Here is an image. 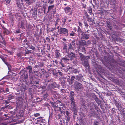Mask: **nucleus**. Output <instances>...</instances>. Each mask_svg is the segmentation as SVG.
<instances>
[{
    "label": "nucleus",
    "mask_w": 125,
    "mask_h": 125,
    "mask_svg": "<svg viewBox=\"0 0 125 125\" xmlns=\"http://www.w3.org/2000/svg\"><path fill=\"white\" fill-rule=\"evenodd\" d=\"M29 51H26V53H25V54H28L29 53Z\"/></svg>",
    "instance_id": "33"
},
{
    "label": "nucleus",
    "mask_w": 125,
    "mask_h": 125,
    "mask_svg": "<svg viewBox=\"0 0 125 125\" xmlns=\"http://www.w3.org/2000/svg\"><path fill=\"white\" fill-rule=\"evenodd\" d=\"M85 38L86 39H88L89 38V34H85Z\"/></svg>",
    "instance_id": "23"
},
{
    "label": "nucleus",
    "mask_w": 125,
    "mask_h": 125,
    "mask_svg": "<svg viewBox=\"0 0 125 125\" xmlns=\"http://www.w3.org/2000/svg\"><path fill=\"white\" fill-rule=\"evenodd\" d=\"M75 56V54L72 52H71L68 54V56L69 58L72 59Z\"/></svg>",
    "instance_id": "8"
},
{
    "label": "nucleus",
    "mask_w": 125,
    "mask_h": 125,
    "mask_svg": "<svg viewBox=\"0 0 125 125\" xmlns=\"http://www.w3.org/2000/svg\"><path fill=\"white\" fill-rule=\"evenodd\" d=\"M89 13H90V14L91 15V14L92 13V10H89Z\"/></svg>",
    "instance_id": "40"
},
{
    "label": "nucleus",
    "mask_w": 125,
    "mask_h": 125,
    "mask_svg": "<svg viewBox=\"0 0 125 125\" xmlns=\"http://www.w3.org/2000/svg\"><path fill=\"white\" fill-rule=\"evenodd\" d=\"M62 40L63 41H66V39H65L64 38H63L62 39Z\"/></svg>",
    "instance_id": "43"
},
{
    "label": "nucleus",
    "mask_w": 125,
    "mask_h": 125,
    "mask_svg": "<svg viewBox=\"0 0 125 125\" xmlns=\"http://www.w3.org/2000/svg\"><path fill=\"white\" fill-rule=\"evenodd\" d=\"M116 106H117L118 105V103H116Z\"/></svg>",
    "instance_id": "46"
},
{
    "label": "nucleus",
    "mask_w": 125,
    "mask_h": 125,
    "mask_svg": "<svg viewBox=\"0 0 125 125\" xmlns=\"http://www.w3.org/2000/svg\"><path fill=\"white\" fill-rule=\"evenodd\" d=\"M71 104L72 105V107L73 108V110L74 111V112L75 113L76 112L77 110L76 109L75 104L74 102V98H72L71 99Z\"/></svg>",
    "instance_id": "4"
},
{
    "label": "nucleus",
    "mask_w": 125,
    "mask_h": 125,
    "mask_svg": "<svg viewBox=\"0 0 125 125\" xmlns=\"http://www.w3.org/2000/svg\"><path fill=\"white\" fill-rule=\"evenodd\" d=\"M48 95L47 94H46L45 95H44V96L45 97H47V96H48Z\"/></svg>",
    "instance_id": "42"
},
{
    "label": "nucleus",
    "mask_w": 125,
    "mask_h": 125,
    "mask_svg": "<svg viewBox=\"0 0 125 125\" xmlns=\"http://www.w3.org/2000/svg\"><path fill=\"white\" fill-rule=\"evenodd\" d=\"M0 42L2 44H5V42L4 41V40L3 38L1 33L0 32Z\"/></svg>",
    "instance_id": "7"
},
{
    "label": "nucleus",
    "mask_w": 125,
    "mask_h": 125,
    "mask_svg": "<svg viewBox=\"0 0 125 125\" xmlns=\"http://www.w3.org/2000/svg\"><path fill=\"white\" fill-rule=\"evenodd\" d=\"M67 119L68 120H69V119H70V118L69 117H68L67 118Z\"/></svg>",
    "instance_id": "48"
},
{
    "label": "nucleus",
    "mask_w": 125,
    "mask_h": 125,
    "mask_svg": "<svg viewBox=\"0 0 125 125\" xmlns=\"http://www.w3.org/2000/svg\"><path fill=\"white\" fill-rule=\"evenodd\" d=\"M75 33L73 31H72V32L70 33V35L71 36H74Z\"/></svg>",
    "instance_id": "24"
},
{
    "label": "nucleus",
    "mask_w": 125,
    "mask_h": 125,
    "mask_svg": "<svg viewBox=\"0 0 125 125\" xmlns=\"http://www.w3.org/2000/svg\"><path fill=\"white\" fill-rule=\"evenodd\" d=\"M27 69L29 70L28 72L29 74V76L30 78L32 79L34 75L33 73L32 72L31 66H29L26 68Z\"/></svg>",
    "instance_id": "2"
},
{
    "label": "nucleus",
    "mask_w": 125,
    "mask_h": 125,
    "mask_svg": "<svg viewBox=\"0 0 125 125\" xmlns=\"http://www.w3.org/2000/svg\"><path fill=\"white\" fill-rule=\"evenodd\" d=\"M72 45L71 43H70L69 45V47L68 48V50H69L71 49H72Z\"/></svg>",
    "instance_id": "17"
},
{
    "label": "nucleus",
    "mask_w": 125,
    "mask_h": 125,
    "mask_svg": "<svg viewBox=\"0 0 125 125\" xmlns=\"http://www.w3.org/2000/svg\"><path fill=\"white\" fill-rule=\"evenodd\" d=\"M108 27L111 30L112 29V28L111 26H110V25H108Z\"/></svg>",
    "instance_id": "35"
},
{
    "label": "nucleus",
    "mask_w": 125,
    "mask_h": 125,
    "mask_svg": "<svg viewBox=\"0 0 125 125\" xmlns=\"http://www.w3.org/2000/svg\"><path fill=\"white\" fill-rule=\"evenodd\" d=\"M22 23H21V28H22V29H23V28H24V27H23V26H22Z\"/></svg>",
    "instance_id": "41"
},
{
    "label": "nucleus",
    "mask_w": 125,
    "mask_h": 125,
    "mask_svg": "<svg viewBox=\"0 0 125 125\" xmlns=\"http://www.w3.org/2000/svg\"><path fill=\"white\" fill-rule=\"evenodd\" d=\"M1 56H0V57L1 58H1Z\"/></svg>",
    "instance_id": "55"
},
{
    "label": "nucleus",
    "mask_w": 125,
    "mask_h": 125,
    "mask_svg": "<svg viewBox=\"0 0 125 125\" xmlns=\"http://www.w3.org/2000/svg\"><path fill=\"white\" fill-rule=\"evenodd\" d=\"M35 84H39V83L38 82H35Z\"/></svg>",
    "instance_id": "39"
},
{
    "label": "nucleus",
    "mask_w": 125,
    "mask_h": 125,
    "mask_svg": "<svg viewBox=\"0 0 125 125\" xmlns=\"http://www.w3.org/2000/svg\"><path fill=\"white\" fill-rule=\"evenodd\" d=\"M79 24L80 26H82V23L80 22H79Z\"/></svg>",
    "instance_id": "37"
},
{
    "label": "nucleus",
    "mask_w": 125,
    "mask_h": 125,
    "mask_svg": "<svg viewBox=\"0 0 125 125\" xmlns=\"http://www.w3.org/2000/svg\"><path fill=\"white\" fill-rule=\"evenodd\" d=\"M80 55L81 61H84V59L85 58V57L81 53H80Z\"/></svg>",
    "instance_id": "12"
},
{
    "label": "nucleus",
    "mask_w": 125,
    "mask_h": 125,
    "mask_svg": "<svg viewBox=\"0 0 125 125\" xmlns=\"http://www.w3.org/2000/svg\"><path fill=\"white\" fill-rule=\"evenodd\" d=\"M78 28L77 30V32L79 33H81V31L80 28L79 26H78Z\"/></svg>",
    "instance_id": "20"
},
{
    "label": "nucleus",
    "mask_w": 125,
    "mask_h": 125,
    "mask_svg": "<svg viewBox=\"0 0 125 125\" xmlns=\"http://www.w3.org/2000/svg\"><path fill=\"white\" fill-rule=\"evenodd\" d=\"M65 113L66 115H67L68 116L69 115V113L67 111H65Z\"/></svg>",
    "instance_id": "28"
},
{
    "label": "nucleus",
    "mask_w": 125,
    "mask_h": 125,
    "mask_svg": "<svg viewBox=\"0 0 125 125\" xmlns=\"http://www.w3.org/2000/svg\"><path fill=\"white\" fill-rule=\"evenodd\" d=\"M35 72V71L34 72V73Z\"/></svg>",
    "instance_id": "58"
},
{
    "label": "nucleus",
    "mask_w": 125,
    "mask_h": 125,
    "mask_svg": "<svg viewBox=\"0 0 125 125\" xmlns=\"http://www.w3.org/2000/svg\"><path fill=\"white\" fill-rule=\"evenodd\" d=\"M24 0L28 5H30L31 3L35 1V0Z\"/></svg>",
    "instance_id": "6"
},
{
    "label": "nucleus",
    "mask_w": 125,
    "mask_h": 125,
    "mask_svg": "<svg viewBox=\"0 0 125 125\" xmlns=\"http://www.w3.org/2000/svg\"><path fill=\"white\" fill-rule=\"evenodd\" d=\"M83 7L84 8H85L86 7V5H85L83 4Z\"/></svg>",
    "instance_id": "38"
},
{
    "label": "nucleus",
    "mask_w": 125,
    "mask_h": 125,
    "mask_svg": "<svg viewBox=\"0 0 125 125\" xmlns=\"http://www.w3.org/2000/svg\"><path fill=\"white\" fill-rule=\"evenodd\" d=\"M64 5L66 6V5H67V4H64Z\"/></svg>",
    "instance_id": "54"
},
{
    "label": "nucleus",
    "mask_w": 125,
    "mask_h": 125,
    "mask_svg": "<svg viewBox=\"0 0 125 125\" xmlns=\"http://www.w3.org/2000/svg\"><path fill=\"white\" fill-rule=\"evenodd\" d=\"M2 91L5 93H6L9 92V89L7 88H5L1 90Z\"/></svg>",
    "instance_id": "11"
},
{
    "label": "nucleus",
    "mask_w": 125,
    "mask_h": 125,
    "mask_svg": "<svg viewBox=\"0 0 125 125\" xmlns=\"http://www.w3.org/2000/svg\"><path fill=\"white\" fill-rule=\"evenodd\" d=\"M84 24L86 28H87L88 27V24H87V22H84Z\"/></svg>",
    "instance_id": "25"
},
{
    "label": "nucleus",
    "mask_w": 125,
    "mask_h": 125,
    "mask_svg": "<svg viewBox=\"0 0 125 125\" xmlns=\"http://www.w3.org/2000/svg\"><path fill=\"white\" fill-rule=\"evenodd\" d=\"M5 82H2L1 83H0V85H3L4 84Z\"/></svg>",
    "instance_id": "34"
},
{
    "label": "nucleus",
    "mask_w": 125,
    "mask_h": 125,
    "mask_svg": "<svg viewBox=\"0 0 125 125\" xmlns=\"http://www.w3.org/2000/svg\"><path fill=\"white\" fill-rule=\"evenodd\" d=\"M54 109L55 111H60L62 114H65V111H62V109L60 107H59L55 106L54 107Z\"/></svg>",
    "instance_id": "5"
},
{
    "label": "nucleus",
    "mask_w": 125,
    "mask_h": 125,
    "mask_svg": "<svg viewBox=\"0 0 125 125\" xmlns=\"http://www.w3.org/2000/svg\"><path fill=\"white\" fill-rule=\"evenodd\" d=\"M34 115L35 117H36L38 116H39L40 115V114L39 113H37L34 114Z\"/></svg>",
    "instance_id": "29"
},
{
    "label": "nucleus",
    "mask_w": 125,
    "mask_h": 125,
    "mask_svg": "<svg viewBox=\"0 0 125 125\" xmlns=\"http://www.w3.org/2000/svg\"><path fill=\"white\" fill-rule=\"evenodd\" d=\"M68 30L64 28H61L59 30L60 34H66L68 35Z\"/></svg>",
    "instance_id": "3"
},
{
    "label": "nucleus",
    "mask_w": 125,
    "mask_h": 125,
    "mask_svg": "<svg viewBox=\"0 0 125 125\" xmlns=\"http://www.w3.org/2000/svg\"><path fill=\"white\" fill-rule=\"evenodd\" d=\"M3 32L4 33L6 34H8L9 33V32L8 30L6 28H3Z\"/></svg>",
    "instance_id": "10"
},
{
    "label": "nucleus",
    "mask_w": 125,
    "mask_h": 125,
    "mask_svg": "<svg viewBox=\"0 0 125 125\" xmlns=\"http://www.w3.org/2000/svg\"><path fill=\"white\" fill-rule=\"evenodd\" d=\"M76 125H79L77 123L76 124Z\"/></svg>",
    "instance_id": "52"
},
{
    "label": "nucleus",
    "mask_w": 125,
    "mask_h": 125,
    "mask_svg": "<svg viewBox=\"0 0 125 125\" xmlns=\"http://www.w3.org/2000/svg\"><path fill=\"white\" fill-rule=\"evenodd\" d=\"M74 93L73 92H70V97L71 98H71H74L73 96H74Z\"/></svg>",
    "instance_id": "16"
},
{
    "label": "nucleus",
    "mask_w": 125,
    "mask_h": 125,
    "mask_svg": "<svg viewBox=\"0 0 125 125\" xmlns=\"http://www.w3.org/2000/svg\"><path fill=\"white\" fill-rule=\"evenodd\" d=\"M52 87L53 88H54L55 87V86H54V87L52 86Z\"/></svg>",
    "instance_id": "51"
},
{
    "label": "nucleus",
    "mask_w": 125,
    "mask_h": 125,
    "mask_svg": "<svg viewBox=\"0 0 125 125\" xmlns=\"http://www.w3.org/2000/svg\"><path fill=\"white\" fill-rule=\"evenodd\" d=\"M3 23H5V22L4 21H3Z\"/></svg>",
    "instance_id": "53"
},
{
    "label": "nucleus",
    "mask_w": 125,
    "mask_h": 125,
    "mask_svg": "<svg viewBox=\"0 0 125 125\" xmlns=\"http://www.w3.org/2000/svg\"><path fill=\"white\" fill-rule=\"evenodd\" d=\"M6 3L7 4H9L10 2V0H6Z\"/></svg>",
    "instance_id": "31"
},
{
    "label": "nucleus",
    "mask_w": 125,
    "mask_h": 125,
    "mask_svg": "<svg viewBox=\"0 0 125 125\" xmlns=\"http://www.w3.org/2000/svg\"><path fill=\"white\" fill-rule=\"evenodd\" d=\"M75 78V77L74 76H73L71 78V81L72 82L74 80Z\"/></svg>",
    "instance_id": "26"
},
{
    "label": "nucleus",
    "mask_w": 125,
    "mask_h": 125,
    "mask_svg": "<svg viewBox=\"0 0 125 125\" xmlns=\"http://www.w3.org/2000/svg\"><path fill=\"white\" fill-rule=\"evenodd\" d=\"M78 72V71H77V70H76L74 72L75 73H77Z\"/></svg>",
    "instance_id": "45"
},
{
    "label": "nucleus",
    "mask_w": 125,
    "mask_h": 125,
    "mask_svg": "<svg viewBox=\"0 0 125 125\" xmlns=\"http://www.w3.org/2000/svg\"><path fill=\"white\" fill-rule=\"evenodd\" d=\"M54 7V6L53 5L50 6L48 7V10L50 11L51 10V9H52Z\"/></svg>",
    "instance_id": "18"
},
{
    "label": "nucleus",
    "mask_w": 125,
    "mask_h": 125,
    "mask_svg": "<svg viewBox=\"0 0 125 125\" xmlns=\"http://www.w3.org/2000/svg\"><path fill=\"white\" fill-rule=\"evenodd\" d=\"M40 124V125H42L41 124Z\"/></svg>",
    "instance_id": "57"
},
{
    "label": "nucleus",
    "mask_w": 125,
    "mask_h": 125,
    "mask_svg": "<svg viewBox=\"0 0 125 125\" xmlns=\"http://www.w3.org/2000/svg\"><path fill=\"white\" fill-rule=\"evenodd\" d=\"M52 40H54V39L53 37H52Z\"/></svg>",
    "instance_id": "47"
},
{
    "label": "nucleus",
    "mask_w": 125,
    "mask_h": 125,
    "mask_svg": "<svg viewBox=\"0 0 125 125\" xmlns=\"http://www.w3.org/2000/svg\"><path fill=\"white\" fill-rule=\"evenodd\" d=\"M74 86L75 89L77 91H80L81 90L82 85L81 84L77 82H76L74 84Z\"/></svg>",
    "instance_id": "1"
},
{
    "label": "nucleus",
    "mask_w": 125,
    "mask_h": 125,
    "mask_svg": "<svg viewBox=\"0 0 125 125\" xmlns=\"http://www.w3.org/2000/svg\"><path fill=\"white\" fill-rule=\"evenodd\" d=\"M94 125H99V123L97 121H95L94 123Z\"/></svg>",
    "instance_id": "22"
},
{
    "label": "nucleus",
    "mask_w": 125,
    "mask_h": 125,
    "mask_svg": "<svg viewBox=\"0 0 125 125\" xmlns=\"http://www.w3.org/2000/svg\"><path fill=\"white\" fill-rule=\"evenodd\" d=\"M46 40L47 41H50L49 38L48 37H47L46 38Z\"/></svg>",
    "instance_id": "36"
},
{
    "label": "nucleus",
    "mask_w": 125,
    "mask_h": 125,
    "mask_svg": "<svg viewBox=\"0 0 125 125\" xmlns=\"http://www.w3.org/2000/svg\"><path fill=\"white\" fill-rule=\"evenodd\" d=\"M60 107L61 108V109H62V111H64L65 110V106H61Z\"/></svg>",
    "instance_id": "19"
},
{
    "label": "nucleus",
    "mask_w": 125,
    "mask_h": 125,
    "mask_svg": "<svg viewBox=\"0 0 125 125\" xmlns=\"http://www.w3.org/2000/svg\"><path fill=\"white\" fill-rule=\"evenodd\" d=\"M67 58L66 57H64L62 58V60H67Z\"/></svg>",
    "instance_id": "30"
},
{
    "label": "nucleus",
    "mask_w": 125,
    "mask_h": 125,
    "mask_svg": "<svg viewBox=\"0 0 125 125\" xmlns=\"http://www.w3.org/2000/svg\"><path fill=\"white\" fill-rule=\"evenodd\" d=\"M55 84V83H53L52 84V85H54Z\"/></svg>",
    "instance_id": "49"
},
{
    "label": "nucleus",
    "mask_w": 125,
    "mask_h": 125,
    "mask_svg": "<svg viewBox=\"0 0 125 125\" xmlns=\"http://www.w3.org/2000/svg\"><path fill=\"white\" fill-rule=\"evenodd\" d=\"M123 116L124 118L125 119V113L123 115Z\"/></svg>",
    "instance_id": "44"
},
{
    "label": "nucleus",
    "mask_w": 125,
    "mask_h": 125,
    "mask_svg": "<svg viewBox=\"0 0 125 125\" xmlns=\"http://www.w3.org/2000/svg\"><path fill=\"white\" fill-rule=\"evenodd\" d=\"M84 65L86 66H87L88 65V63L87 62L84 61L83 63Z\"/></svg>",
    "instance_id": "21"
},
{
    "label": "nucleus",
    "mask_w": 125,
    "mask_h": 125,
    "mask_svg": "<svg viewBox=\"0 0 125 125\" xmlns=\"http://www.w3.org/2000/svg\"><path fill=\"white\" fill-rule=\"evenodd\" d=\"M59 50L56 51L55 52L56 55L57 57H58L60 56V54L59 53Z\"/></svg>",
    "instance_id": "13"
},
{
    "label": "nucleus",
    "mask_w": 125,
    "mask_h": 125,
    "mask_svg": "<svg viewBox=\"0 0 125 125\" xmlns=\"http://www.w3.org/2000/svg\"><path fill=\"white\" fill-rule=\"evenodd\" d=\"M71 8L69 7H67L64 8V10L65 13H67L70 11L71 10Z\"/></svg>",
    "instance_id": "9"
},
{
    "label": "nucleus",
    "mask_w": 125,
    "mask_h": 125,
    "mask_svg": "<svg viewBox=\"0 0 125 125\" xmlns=\"http://www.w3.org/2000/svg\"><path fill=\"white\" fill-rule=\"evenodd\" d=\"M63 52H67V46L66 45H64V46L63 48Z\"/></svg>",
    "instance_id": "14"
},
{
    "label": "nucleus",
    "mask_w": 125,
    "mask_h": 125,
    "mask_svg": "<svg viewBox=\"0 0 125 125\" xmlns=\"http://www.w3.org/2000/svg\"><path fill=\"white\" fill-rule=\"evenodd\" d=\"M87 20L88 21H91V19L90 18H87Z\"/></svg>",
    "instance_id": "32"
},
{
    "label": "nucleus",
    "mask_w": 125,
    "mask_h": 125,
    "mask_svg": "<svg viewBox=\"0 0 125 125\" xmlns=\"http://www.w3.org/2000/svg\"><path fill=\"white\" fill-rule=\"evenodd\" d=\"M62 104L61 103V104H60V105H61Z\"/></svg>",
    "instance_id": "56"
},
{
    "label": "nucleus",
    "mask_w": 125,
    "mask_h": 125,
    "mask_svg": "<svg viewBox=\"0 0 125 125\" xmlns=\"http://www.w3.org/2000/svg\"><path fill=\"white\" fill-rule=\"evenodd\" d=\"M37 122L38 123L39 122H42V123L43 122V120L41 118H38L37 120Z\"/></svg>",
    "instance_id": "15"
},
{
    "label": "nucleus",
    "mask_w": 125,
    "mask_h": 125,
    "mask_svg": "<svg viewBox=\"0 0 125 125\" xmlns=\"http://www.w3.org/2000/svg\"><path fill=\"white\" fill-rule=\"evenodd\" d=\"M71 21V20H69V22H70Z\"/></svg>",
    "instance_id": "50"
},
{
    "label": "nucleus",
    "mask_w": 125,
    "mask_h": 125,
    "mask_svg": "<svg viewBox=\"0 0 125 125\" xmlns=\"http://www.w3.org/2000/svg\"><path fill=\"white\" fill-rule=\"evenodd\" d=\"M5 64L7 65V66L8 68V69L9 70V69H10V68L11 67L10 66L9 64V63H5Z\"/></svg>",
    "instance_id": "27"
}]
</instances>
